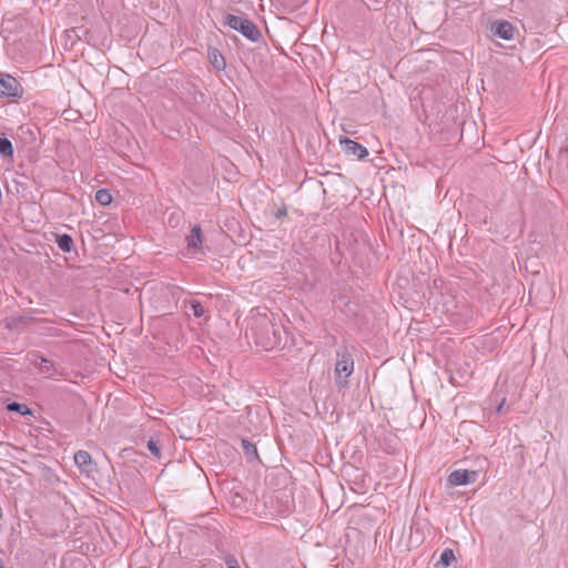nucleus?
<instances>
[{"label":"nucleus","instance_id":"18","mask_svg":"<svg viewBox=\"0 0 568 568\" xmlns=\"http://www.w3.org/2000/svg\"><path fill=\"white\" fill-rule=\"evenodd\" d=\"M190 310L192 311V314L194 317L200 318L204 315V306L201 304V302L196 300H191L189 302Z\"/></svg>","mask_w":568,"mask_h":568},{"label":"nucleus","instance_id":"1","mask_svg":"<svg viewBox=\"0 0 568 568\" xmlns=\"http://www.w3.org/2000/svg\"><path fill=\"white\" fill-rule=\"evenodd\" d=\"M255 346L262 351L283 349L288 341V333L280 322L267 315H257L252 318L246 332Z\"/></svg>","mask_w":568,"mask_h":568},{"label":"nucleus","instance_id":"21","mask_svg":"<svg viewBox=\"0 0 568 568\" xmlns=\"http://www.w3.org/2000/svg\"><path fill=\"white\" fill-rule=\"evenodd\" d=\"M224 561L227 568H241L234 555L225 556Z\"/></svg>","mask_w":568,"mask_h":568},{"label":"nucleus","instance_id":"4","mask_svg":"<svg viewBox=\"0 0 568 568\" xmlns=\"http://www.w3.org/2000/svg\"><path fill=\"white\" fill-rule=\"evenodd\" d=\"M21 83L11 74L0 72V98L18 102L23 97Z\"/></svg>","mask_w":568,"mask_h":568},{"label":"nucleus","instance_id":"9","mask_svg":"<svg viewBox=\"0 0 568 568\" xmlns=\"http://www.w3.org/2000/svg\"><path fill=\"white\" fill-rule=\"evenodd\" d=\"M74 463L80 473L90 475L97 469V464L87 450H78L74 454Z\"/></svg>","mask_w":568,"mask_h":568},{"label":"nucleus","instance_id":"2","mask_svg":"<svg viewBox=\"0 0 568 568\" xmlns=\"http://www.w3.org/2000/svg\"><path fill=\"white\" fill-rule=\"evenodd\" d=\"M354 372V358L346 346L336 349V363L334 367L335 384L338 390L347 388L349 377Z\"/></svg>","mask_w":568,"mask_h":568},{"label":"nucleus","instance_id":"20","mask_svg":"<svg viewBox=\"0 0 568 568\" xmlns=\"http://www.w3.org/2000/svg\"><path fill=\"white\" fill-rule=\"evenodd\" d=\"M558 163L568 172V146L561 148L558 153Z\"/></svg>","mask_w":568,"mask_h":568},{"label":"nucleus","instance_id":"7","mask_svg":"<svg viewBox=\"0 0 568 568\" xmlns=\"http://www.w3.org/2000/svg\"><path fill=\"white\" fill-rule=\"evenodd\" d=\"M339 144L343 152L348 156H354L357 160H364L368 156V150L361 143L351 140L346 136H339Z\"/></svg>","mask_w":568,"mask_h":568},{"label":"nucleus","instance_id":"26","mask_svg":"<svg viewBox=\"0 0 568 568\" xmlns=\"http://www.w3.org/2000/svg\"><path fill=\"white\" fill-rule=\"evenodd\" d=\"M0 568H3V567H0Z\"/></svg>","mask_w":568,"mask_h":568},{"label":"nucleus","instance_id":"17","mask_svg":"<svg viewBox=\"0 0 568 568\" xmlns=\"http://www.w3.org/2000/svg\"><path fill=\"white\" fill-rule=\"evenodd\" d=\"M112 200V194L108 189H100L95 192V201L103 206L109 205Z\"/></svg>","mask_w":568,"mask_h":568},{"label":"nucleus","instance_id":"5","mask_svg":"<svg viewBox=\"0 0 568 568\" xmlns=\"http://www.w3.org/2000/svg\"><path fill=\"white\" fill-rule=\"evenodd\" d=\"M30 363L34 368L38 369L39 374L47 378L54 379L64 376L63 371L59 365L38 352L31 354Z\"/></svg>","mask_w":568,"mask_h":568},{"label":"nucleus","instance_id":"24","mask_svg":"<svg viewBox=\"0 0 568 568\" xmlns=\"http://www.w3.org/2000/svg\"><path fill=\"white\" fill-rule=\"evenodd\" d=\"M19 131L24 133V134H29L31 140H34L36 136H34V132L32 131V129L30 126H24V125H21L19 128Z\"/></svg>","mask_w":568,"mask_h":568},{"label":"nucleus","instance_id":"14","mask_svg":"<svg viewBox=\"0 0 568 568\" xmlns=\"http://www.w3.org/2000/svg\"><path fill=\"white\" fill-rule=\"evenodd\" d=\"M456 560V557L454 555V551L453 549L450 548H445L440 556H439V559L435 562L434 567L435 568H448L450 567V565Z\"/></svg>","mask_w":568,"mask_h":568},{"label":"nucleus","instance_id":"25","mask_svg":"<svg viewBox=\"0 0 568 568\" xmlns=\"http://www.w3.org/2000/svg\"><path fill=\"white\" fill-rule=\"evenodd\" d=\"M504 402L505 399H503V402L500 403V405L497 407V413H500L501 409H503V405H504Z\"/></svg>","mask_w":568,"mask_h":568},{"label":"nucleus","instance_id":"19","mask_svg":"<svg viewBox=\"0 0 568 568\" xmlns=\"http://www.w3.org/2000/svg\"><path fill=\"white\" fill-rule=\"evenodd\" d=\"M146 447L154 457H156V458L161 457V449H160L159 440H155L153 438L149 439L146 443Z\"/></svg>","mask_w":568,"mask_h":568},{"label":"nucleus","instance_id":"23","mask_svg":"<svg viewBox=\"0 0 568 568\" xmlns=\"http://www.w3.org/2000/svg\"><path fill=\"white\" fill-rule=\"evenodd\" d=\"M13 184H14L17 193H20L21 191H26L27 190V184L21 182V181L13 180Z\"/></svg>","mask_w":568,"mask_h":568},{"label":"nucleus","instance_id":"15","mask_svg":"<svg viewBox=\"0 0 568 568\" xmlns=\"http://www.w3.org/2000/svg\"><path fill=\"white\" fill-rule=\"evenodd\" d=\"M13 145L12 142L7 139L6 136H0V155L4 159H12L13 158Z\"/></svg>","mask_w":568,"mask_h":568},{"label":"nucleus","instance_id":"12","mask_svg":"<svg viewBox=\"0 0 568 568\" xmlns=\"http://www.w3.org/2000/svg\"><path fill=\"white\" fill-rule=\"evenodd\" d=\"M241 447L247 463L260 462L256 445L246 438L241 439Z\"/></svg>","mask_w":568,"mask_h":568},{"label":"nucleus","instance_id":"6","mask_svg":"<svg viewBox=\"0 0 568 568\" xmlns=\"http://www.w3.org/2000/svg\"><path fill=\"white\" fill-rule=\"evenodd\" d=\"M186 256H194L203 252V233L200 225H194L185 237Z\"/></svg>","mask_w":568,"mask_h":568},{"label":"nucleus","instance_id":"8","mask_svg":"<svg viewBox=\"0 0 568 568\" xmlns=\"http://www.w3.org/2000/svg\"><path fill=\"white\" fill-rule=\"evenodd\" d=\"M477 470L456 469L448 475L447 483L450 486H464L473 484L478 478Z\"/></svg>","mask_w":568,"mask_h":568},{"label":"nucleus","instance_id":"11","mask_svg":"<svg viewBox=\"0 0 568 568\" xmlns=\"http://www.w3.org/2000/svg\"><path fill=\"white\" fill-rule=\"evenodd\" d=\"M207 58L212 67L217 71H223L226 68L225 58L222 55L219 49L214 47L207 48Z\"/></svg>","mask_w":568,"mask_h":568},{"label":"nucleus","instance_id":"10","mask_svg":"<svg viewBox=\"0 0 568 568\" xmlns=\"http://www.w3.org/2000/svg\"><path fill=\"white\" fill-rule=\"evenodd\" d=\"M490 31L494 37L509 41L514 39L515 27L507 20H499L491 24Z\"/></svg>","mask_w":568,"mask_h":568},{"label":"nucleus","instance_id":"22","mask_svg":"<svg viewBox=\"0 0 568 568\" xmlns=\"http://www.w3.org/2000/svg\"><path fill=\"white\" fill-rule=\"evenodd\" d=\"M274 216L277 220L286 217L287 216V209H286V206L283 204L281 207H277L276 211L274 212Z\"/></svg>","mask_w":568,"mask_h":568},{"label":"nucleus","instance_id":"13","mask_svg":"<svg viewBox=\"0 0 568 568\" xmlns=\"http://www.w3.org/2000/svg\"><path fill=\"white\" fill-rule=\"evenodd\" d=\"M55 243L58 247L64 253H70L74 250L73 239L67 233L55 234Z\"/></svg>","mask_w":568,"mask_h":568},{"label":"nucleus","instance_id":"16","mask_svg":"<svg viewBox=\"0 0 568 568\" xmlns=\"http://www.w3.org/2000/svg\"><path fill=\"white\" fill-rule=\"evenodd\" d=\"M6 408L9 412L18 413L21 416L30 415L32 412L31 409L26 405L18 402H10L7 404Z\"/></svg>","mask_w":568,"mask_h":568},{"label":"nucleus","instance_id":"3","mask_svg":"<svg viewBox=\"0 0 568 568\" xmlns=\"http://www.w3.org/2000/svg\"><path fill=\"white\" fill-rule=\"evenodd\" d=\"M223 23L224 26L240 32L252 42H257L262 37L257 26L244 17L227 13L224 16Z\"/></svg>","mask_w":568,"mask_h":568}]
</instances>
